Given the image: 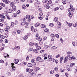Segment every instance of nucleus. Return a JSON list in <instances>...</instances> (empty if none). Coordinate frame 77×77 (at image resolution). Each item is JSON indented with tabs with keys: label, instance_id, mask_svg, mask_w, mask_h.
<instances>
[{
	"label": "nucleus",
	"instance_id": "25",
	"mask_svg": "<svg viewBox=\"0 0 77 77\" xmlns=\"http://www.w3.org/2000/svg\"><path fill=\"white\" fill-rule=\"evenodd\" d=\"M22 9H26V8H26V6L24 5H22Z\"/></svg>",
	"mask_w": 77,
	"mask_h": 77
},
{
	"label": "nucleus",
	"instance_id": "57",
	"mask_svg": "<svg viewBox=\"0 0 77 77\" xmlns=\"http://www.w3.org/2000/svg\"><path fill=\"white\" fill-rule=\"evenodd\" d=\"M4 32V30L2 29H0V32L1 33H3Z\"/></svg>",
	"mask_w": 77,
	"mask_h": 77
},
{
	"label": "nucleus",
	"instance_id": "17",
	"mask_svg": "<svg viewBox=\"0 0 77 77\" xmlns=\"http://www.w3.org/2000/svg\"><path fill=\"white\" fill-rule=\"evenodd\" d=\"M39 25H40V23L38 22L36 23L34 26L35 27H38Z\"/></svg>",
	"mask_w": 77,
	"mask_h": 77
},
{
	"label": "nucleus",
	"instance_id": "20",
	"mask_svg": "<svg viewBox=\"0 0 77 77\" xmlns=\"http://www.w3.org/2000/svg\"><path fill=\"white\" fill-rule=\"evenodd\" d=\"M29 73L30 75H33V74H35V72L31 71L29 72Z\"/></svg>",
	"mask_w": 77,
	"mask_h": 77
},
{
	"label": "nucleus",
	"instance_id": "3",
	"mask_svg": "<svg viewBox=\"0 0 77 77\" xmlns=\"http://www.w3.org/2000/svg\"><path fill=\"white\" fill-rule=\"evenodd\" d=\"M9 29H10V27L9 26H7L5 29V30L6 33H8V32H9Z\"/></svg>",
	"mask_w": 77,
	"mask_h": 77
},
{
	"label": "nucleus",
	"instance_id": "43",
	"mask_svg": "<svg viewBox=\"0 0 77 77\" xmlns=\"http://www.w3.org/2000/svg\"><path fill=\"white\" fill-rule=\"evenodd\" d=\"M61 10H63V6L61 5L59 7Z\"/></svg>",
	"mask_w": 77,
	"mask_h": 77
},
{
	"label": "nucleus",
	"instance_id": "36",
	"mask_svg": "<svg viewBox=\"0 0 77 77\" xmlns=\"http://www.w3.org/2000/svg\"><path fill=\"white\" fill-rule=\"evenodd\" d=\"M32 50H33V48H32V47H31L29 48V51H32Z\"/></svg>",
	"mask_w": 77,
	"mask_h": 77
},
{
	"label": "nucleus",
	"instance_id": "37",
	"mask_svg": "<svg viewBox=\"0 0 77 77\" xmlns=\"http://www.w3.org/2000/svg\"><path fill=\"white\" fill-rule=\"evenodd\" d=\"M47 2H48V0H43L42 2L44 3H47Z\"/></svg>",
	"mask_w": 77,
	"mask_h": 77
},
{
	"label": "nucleus",
	"instance_id": "63",
	"mask_svg": "<svg viewBox=\"0 0 77 77\" xmlns=\"http://www.w3.org/2000/svg\"><path fill=\"white\" fill-rule=\"evenodd\" d=\"M38 18L39 20H42V17H41V16H39L38 17Z\"/></svg>",
	"mask_w": 77,
	"mask_h": 77
},
{
	"label": "nucleus",
	"instance_id": "54",
	"mask_svg": "<svg viewBox=\"0 0 77 77\" xmlns=\"http://www.w3.org/2000/svg\"><path fill=\"white\" fill-rule=\"evenodd\" d=\"M29 26L27 25H26V26H25V29H29Z\"/></svg>",
	"mask_w": 77,
	"mask_h": 77
},
{
	"label": "nucleus",
	"instance_id": "34",
	"mask_svg": "<svg viewBox=\"0 0 77 77\" xmlns=\"http://www.w3.org/2000/svg\"><path fill=\"white\" fill-rule=\"evenodd\" d=\"M29 46H33V45H34V43L32 42H30L29 43Z\"/></svg>",
	"mask_w": 77,
	"mask_h": 77
},
{
	"label": "nucleus",
	"instance_id": "64",
	"mask_svg": "<svg viewBox=\"0 0 77 77\" xmlns=\"http://www.w3.org/2000/svg\"><path fill=\"white\" fill-rule=\"evenodd\" d=\"M55 36L57 38H59V35L56 34L55 35Z\"/></svg>",
	"mask_w": 77,
	"mask_h": 77
},
{
	"label": "nucleus",
	"instance_id": "55",
	"mask_svg": "<svg viewBox=\"0 0 77 77\" xmlns=\"http://www.w3.org/2000/svg\"><path fill=\"white\" fill-rule=\"evenodd\" d=\"M17 33L18 34H20V33H21V31H20V30H17Z\"/></svg>",
	"mask_w": 77,
	"mask_h": 77
},
{
	"label": "nucleus",
	"instance_id": "35",
	"mask_svg": "<svg viewBox=\"0 0 77 77\" xmlns=\"http://www.w3.org/2000/svg\"><path fill=\"white\" fill-rule=\"evenodd\" d=\"M12 9H9L8 10V13H12Z\"/></svg>",
	"mask_w": 77,
	"mask_h": 77
},
{
	"label": "nucleus",
	"instance_id": "38",
	"mask_svg": "<svg viewBox=\"0 0 77 77\" xmlns=\"http://www.w3.org/2000/svg\"><path fill=\"white\" fill-rule=\"evenodd\" d=\"M75 65V63H72L70 64V66L71 67H72V66H73Z\"/></svg>",
	"mask_w": 77,
	"mask_h": 77
},
{
	"label": "nucleus",
	"instance_id": "44",
	"mask_svg": "<svg viewBox=\"0 0 77 77\" xmlns=\"http://www.w3.org/2000/svg\"><path fill=\"white\" fill-rule=\"evenodd\" d=\"M15 3H18L19 2H20L19 0H14Z\"/></svg>",
	"mask_w": 77,
	"mask_h": 77
},
{
	"label": "nucleus",
	"instance_id": "13",
	"mask_svg": "<svg viewBox=\"0 0 77 77\" xmlns=\"http://www.w3.org/2000/svg\"><path fill=\"white\" fill-rule=\"evenodd\" d=\"M68 57H65V59L64 60V63H66V62H67L68 61Z\"/></svg>",
	"mask_w": 77,
	"mask_h": 77
},
{
	"label": "nucleus",
	"instance_id": "30",
	"mask_svg": "<svg viewBox=\"0 0 77 77\" xmlns=\"http://www.w3.org/2000/svg\"><path fill=\"white\" fill-rule=\"evenodd\" d=\"M14 48H15V49H16L17 50H18V49H20V47L19 46H16L14 47Z\"/></svg>",
	"mask_w": 77,
	"mask_h": 77
},
{
	"label": "nucleus",
	"instance_id": "2",
	"mask_svg": "<svg viewBox=\"0 0 77 77\" xmlns=\"http://www.w3.org/2000/svg\"><path fill=\"white\" fill-rule=\"evenodd\" d=\"M35 46H36V48L38 50H40L41 49V48L39 46V45L38 43H35Z\"/></svg>",
	"mask_w": 77,
	"mask_h": 77
},
{
	"label": "nucleus",
	"instance_id": "27",
	"mask_svg": "<svg viewBox=\"0 0 77 77\" xmlns=\"http://www.w3.org/2000/svg\"><path fill=\"white\" fill-rule=\"evenodd\" d=\"M33 66V65L31 63H29L28 64V67H32Z\"/></svg>",
	"mask_w": 77,
	"mask_h": 77
},
{
	"label": "nucleus",
	"instance_id": "1",
	"mask_svg": "<svg viewBox=\"0 0 77 77\" xmlns=\"http://www.w3.org/2000/svg\"><path fill=\"white\" fill-rule=\"evenodd\" d=\"M36 60L37 61H39L40 62H42L44 61V60L42 59L41 57L40 56L36 58Z\"/></svg>",
	"mask_w": 77,
	"mask_h": 77
},
{
	"label": "nucleus",
	"instance_id": "4",
	"mask_svg": "<svg viewBox=\"0 0 77 77\" xmlns=\"http://www.w3.org/2000/svg\"><path fill=\"white\" fill-rule=\"evenodd\" d=\"M3 56H4V57L5 58H6V57H7L8 58H10V57H11L9 54L6 53H4V54Z\"/></svg>",
	"mask_w": 77,
	"mask_h": 77
},
{
	"label": "nucleus",
	"instance_id": "47",
	"mask_svg": "<svg viewBox=\"0 0 77 77\" xmlns=\"http://www.w3.org/2000/svg\"><path fill=\"white\" fill-rule=\"evenodd\" d=\"M14 23L12 22L11 23V25L10 26L11 27H13L14 26Z\"/></svg>",
	"mask_w": 77,
	"mask_h": 77
},
{
	"label": "nucleus",
	"instance_id": "52",
	"mask_svg": "<svg viewBox=\"0 0 77 77\" xmlns=\"http://www.w3.org/2000/svg\"><path fill=\"white\" fill-rule=\"evenodd\" d=\"M0 5L3 7H5V5L3 3H0Z\"/></svg>",
	"mask_w": 77,
	"mask_h": 77
},
{
	"label": "nucleus",
	"instance_id": "29",
	"mask_svg": "<svg viewBox=\"0 0 77 77\" xmlns=\"http://www.w3.org/2000/svg\"><path fill=\"white\" fill-rule=\"evenodd\" d=\"M60 7H57L55 8L54 9V11H57V10H59Z\"/></svg>",
	"mask_w": 77,
	"mask_h": 77
},
{
	"label": "nucleus",
	"instance_id": "18",
	"mask_svg": "<svg viewBox=\"0 0 77 77\" xmlns=\"http://www.w3.org/2000/svg\"><path fill=\"white\" fill-rule=\"evenodd\" d=\"M59 20V19H58V18L57 17H55V18H54V21L56 23H57L58 21Z\"/></svg>",
	"mask_w": 77,
	"mask_h": 77
},
{
	"label": "nucleus",
	"instance_id": "48",
	"mask_svg": "<svg viewBox=\"0 0 77 77\" xmlns=\"http://www.w3.org/2000/svg\"><path fill=\"white\" fill-rule=\"evenodd\" d=\"M57 24L59 25V27H60L61 26V23L60 22H58Z\"/></svg>",
	"mask_w": 77,
	"mask_h": 77
},
{
	"label": "nucleus",
	"instance_id": "53",
	"mask_svg": "<svg viewBox=\"0 0 77 77\" xmlns=\"http://www.w3.org/2000/svg\"><path fill=\"white\" fill-rule=\"evenodd\" d=\"M54 70H52L50 71V73L51 74H52L54 73Z\"/></svg>",
	"mask_w": 77,
	"mask_h": 77
},
{
	"label": "nucleus",
	"instance_id": "51",
	"mask_svg": "<svg viewBox=\"0 0 77 77\" xmlns=\"http://www.w3.org/2000/svg\"><path fill=\"white\" fill-rule=\"evenodd\" d=\"M58 69H59V68L55 67L54 68V71H58Z\"/></svg>",
	"mask_w": 77,
	"mask_h": 77
},
{
	"label": "nucleus",
	"instance_id": "12",
	"mask_svg": "<svg viewBox=\"0 0 77 77\" xmlns=\"http://www.w3.org/2000/svg\"><path fill=\"white\" fill-rule=\"evenodd\" d=\"M66 69H67L68 71H70V66L69 65H67L66 66Z\"/></svg>",
	"mask_w": 77,
	"mask_h": 77
},
{
	"label": "nucleus",
	"instance_id": "16",
	"mask_svg": "<svg viewBox=\"0 0 77 77\" xmlns=\"http://www.w3.org/2000/svg\"><path fill=\"white\" fill-rule=\"evenodd\" d=\"M41 28H42V29L46 28V26L45 25H44V24L41 25Z\"/></svg>",
	"mask_w": 77,
	"mask_h": 77
},
{
	"label": "nucleus",
	"instance_id": "59",
	"mask_svg": "<svg viewBox=\"0 0 77 77\" xmlns=\"http://www.w3.org/2000/svg\"><path fill=\"white\" fill-rule=\"evenodd\" d=\"M20 13H21V11H20V10H18L16 14H20Z\"/></svg>",
	"mask_w": 77,
	"mask_h": 77
},
{
	"label": "nucleus",
	"instance_id": "10",
	"mask_svg": "<svg viewBox=\"0 0 77 77\" xmlns=\"http://www.w3.org/2000/svg\"><path fill=\"white\" fill-rule=\"evenodd\" d=\"M0 18H2L3 19H5L6 18V17L3 15V14H0Z\"/></svg>",
	"mask_w": 77,
	"mask_h": 77
},
{
	"label": "nucleus",
	"instance_id": "31",
	"mask_svg": "<svg viewBox=\"0 0 77 77\" xmlns=\"http://www.w3.org/2000/svg\"><path fill=\"white\" fill-rule=\"evenodd\" d=\"M5 2L6 4H9L10 3V1L9 0H6Z\"/></svg>",
	"mask_w": 77,
	"mask_h": 77
},
{
	"label": "nucleus",
	"instance_id": "40",
	"mask_svg": "<svg viewBox=\"0 0 77 77\" xmlns=\"http://www.w3.org/2000/svg\"><path fill=\"white\" fill-rule=\"evenodd\" d=\"M30 71V68H27L26 69V72H29Z\"/></svg>",
	"mask_w": 77,
	"mask_h": 77
},
{
	"label": "nucleus",
	"instance_id": "28",
	"mask_svg": "<svg viewBox=\"0 0 77 77\" xmlns=\"http://www.w3.org/2000/svg\"><path fill=\"white\" fill-rule=\"evenodd\" d=\"M40 69V68L39 67H37L35 68V71H37L38 70H39Z\"/></svg>",
	"mask_w": 77,
	"mask_h": 77
},
{
	"label": "nucleus",
	"instance_id": "58",
	"mask_svg": "<svg viewBox=\"0 0 77 77\" xmlns=\"http://www.w3.org/2000/svg\"><path fill=\"white\" fill-rule=\"evenodd\" d=\"M26 59V60H29V56H27Z\"/></svg>",
	"mask_w": 77,
	"mask_h": 77
},
{
	"label": "nucleus",
	"instance_id": "50",
	"mask_svg": "<svg viewBox=\"0 0 77 77\" xmlns=\"http://www.w3.org/2000/svg\"><path fill=\"white\" fill-rule=\"evenodd\" d=\"M77 26V22L76 23H75L73 25V27H75L76 26Z\"/></svg>",
	"mask_w": 77,
	"mask_h": 77
},
{
	"label": "nucleus",
	"instance_id": "8",
	"mask_svg": "<svg viewBox=\"0 0 77 77\" xmlns=\"http://www.w3.org/2000/svg\"><path fill=\"white\" fill-rule=\"evenodd\" d=\"M14 2H11L10 4V6H11V8H13V7H14Z\"/></svg>",
	"mask_w": 77,
	"mask_h": 77
},
{
	"label": "nucleus",
	"instance_id": "6",
	"mask_svg": "<svg viewBox=\"0 0 77 77\" xmlns=\"http://www.w3.org/2000/svg\"><path fill=\"white\" fill-rule=\"evenodd\" d=\"M50 4L49 3L46 4L44 6L45 8H46L47 9H49L50 7L49 6Z\"/></svg>",
	"mask_w": 77,
	"mask_h": 77
},
{
	"label": "nucleus",
	"instance_id": "41",
	"mask_svg": "<svg viewBox=\"0 0 77 77\" xmlns=\"http://www.w3.org/2000/svg\"><path fill=\"white\" fill-rule=\"evenodd\" d=\"M54 24L53 23H51L49 24V26H51V27H53V26H54Z\"/></svg>",
	"mask_w": 77,
	"mask_h": 77
},
{
	"label": "nucleus",
	"instance_id": "49",
	"mask_svg": "<svg viewBox=\"0 0 77 77\" xmlns=\"http://www.w3.org/2000/svg\"><path fill=\"white\" fill-rule=\"evenodd\" d=\"M36 1V3L38 5H39L40 3H41V2H40V1L39 0H38Z\"/></svg>",
	"mask_w": 77,
	"mask_h": 77
},
{
	"label": "nucleus",
	"instance_id": "14",
	"mask_svg": "<svg viewBox=\"0 0 77 77\" xmlns=\"http://www.w3.org/2000/svg\"><path fill=\"white\" fill-rule=\"evenodd\" d=\"M12 10L13 12L15 11H17V7H16L15 6L13 7Z\"/></svg>",
	"mask_w": 77,
	"mask_h": 77
},
{
	"label": "nucleus",
	"instance_id": "5",
	"mask_svg": "<svg viewBox=\"0 0 77 77\" xmlns=\"http://www.w3.org/2000/svg\"><path fill=\"white\" fill-rule=\"evenodd\" d=\"M14 62L15 64H17L19 62V60L17 59H14Z\"/></svg>",
	"mask_w": 77,
	"mask_h": 77
},
{
	"label": "nucleus",
	"instance_id": "46",
	"mask_svg": "<svg viewBox=\"0 0 77 77\" xmlns=\"http://www.w3.org/2000/svg\"><path fill=\"white\" fill-rule=\"evenodd\" d=\"M63 57H61L60 58V63H62V60H63Z\"/></svg>",
	"mask_w": 77,
	"mask_h": 77
},
{
	"label": "nucleus",
	"instance_id": "19",
	"mask_svg": "<svg viewBox=\"0 0 77 77\" xmlns=\"http://www.w3.org/2000/svg\"><path fill=\"white\" fill-rule=\"evenodd\" d=\"M62 3L65 5H66V0H62Z\"/></svg>",
	"mask_w": 77,
	"mask_h": 77
},
{
	"label": "nucleus",
	"instance_id": "39",
	"mask_svg": "<svg viewBox=\"0 0 77 77\" xmlns=\"http://www.w3.org/2000/svg\"><path fill=\"white\" fill-rule=\"evenodd\" d=\"M33 51L34 53H38V50L37 49H35L33 50Z\"/></svg>",
	"mask_w": 77,
	"mask_h": 77
},
{
	"label": "nucleus",
	"instance_id": "9",
	"mask_svg": "<svg viewBox=\"0 0 77 77\" xmlns=\"http://www.w3.org/2000/svg\"><path fill=\"white\" fill-rule=\"evenodd\" d=\"M8 13L5 14L7 19L9 20H11V17H10V16H9V15H8Z\"/></svg>",
	"mask_w": 77,
	"mask_h": 77
},
{
	"label": "nucleus",
	"instance_id": "15",
	"mask_svg": "<svg viewBox=\"0 0 77 77\" xmlns=\"http://www.w3.org/2000/svg\"><path fill=\"white\" fill-rule=\"evenodd\" d=\"M68 15L70 18H71L72 17V13H69L68 14Z\"/></svg>",
	"mask_w": 77,
	"mask_h": 77
},
{
	"label": "nucleus",
	"instance_id": "42",
	"mask_svg": "<svg viewBox=\"0 0 77 77\" xmlns=\"http://www.w3.org/2000/svg\"><path fill=\"white\" fill-rule=\"evenodd\" d=\"M8 33L7 32L5 34V36L6 38H7L8 37Z\"/></svg>",
	"mask_w": 77,
	"mask_h": 77
},
{
	"label": "nucleus",
	"instance_id": "24",
	"mask_svg": "<svg viewBox=\"0 0 77 77\" xmlns=\"http://www.w3.org/2000/svg\"><path fill=\"white\" fill-rule=\"evenodd\" d=\"M27 21V17L23 18V22H26Z\"/></svg>",
	"mask_w": 77,
	"mask_h": 77
},
{
	"label": "nucleus",
	"instance_id": "60",
	"mask_svg": "<svg viewBox=\"0 0 77 77\" xmlns=\"http://www.w3.org/2000/svg\"><path fill=\"white\" fill-rule=\"evenodd\" d=\"M39 44L40 45H42V44H43V42L42 41H40L39 42Z\"/></svg>",
	"mask_w": 77,
	"mask_h": 77
},
{
	"label": "nucleus",
	"instance_id": "26",
	"mask_svg": "<svg viewBox=\"0 0 77 77\" xmlns=\"http://www.w3.org/2000/svg\"><path fill=\"white\" fill-rule=\"evenodd\" d=\"M17 13H14L13 14L12 17L13 18H14V17H17Z\"/></svg>",
	"mask_w": 77,
	"mask_h": 77
},
{
	"label": "nucleus",
	"instance_id": "45",
	"mask_svg": "<svg viewBox=\"0 0 77 77\" xmlns=\"http://www.w3.org/2000/svg\"><path fill=\"white\" fill-rule=\"evenodd\" d=\"M12 69L13 71H15L16 70V67L15 66L12 67Z\"/></svg>",
	"mask_w": 77,
	"mask_h": 77
},
{
	"label": "nucleus",
	"instance_id": "32",
	"mask_svg": "<svg viewBox=\"0 0 77 77\" xmlns=\"http://www.w3.org/2000/svg\"><path fill=\"white\" fill-rule=\"evenodd\" d=\"M57 47H56L55 46H53L51 47V49L52 50H55V49H56Z\"/></svg>",
	"mask_w": 77,
	"mask_h": 77
},
{
	"label": "nucleus",
	"instance_id": "23",
	"mask_svg": "<svg viewBox=\"0 0 77 77\" xmlns=\"http://www.w3.org/2000/svg\"><path fill=\"white\" fill-rule=\"evenodd\" d=\"M36 39L37 40H38L39 41H41V40H42V38H40V37H37Z\"/></svg>",
	"mask_w": 77,
	"mask_h": 77
},
{
	"label": "nucleus",
	"instance_id": "61",
	"mask_svg": "<svg viewBox=\"0 0 77 77\" xmlns=\"http://www.w3.org/2000/svg\"><path fill=\"white\" fill-rule=\"evenodd\" d=\"M33 2H34V0H29V2L32 3H33Z\"/></svg>",
	"mask_w": 77,
	"mask_h": 77
},
{
	"label": "nucleus",
	"instance_id": "56",
	"mask_svg": "<svg viewBox=\"0 0 77 77\" xmlns=\"http://www.w3.org/2000/svg\"><path fill=\"white\" fill-rule=\"evenodd\" d=\"M29 18L31 19H33V16L32 15H30Z\"/></svg>",
	"mask_w": 77,
	"mask_h": 77
},
{
	"label": "nucleus",
	"instance_id": "22",
	"mask_svg": "<svg viewBox=\"0 0 77 77\" xmlns=\"http://www.w3.org/2000/svg\"><path fill=\"white\" fill-rule=\"evenodd\" d=\"M0 38L2 39H4L5 38V36L3 35H1L0 36Z\"/></svg>",
	"mask_w": 77,
	"mask_h": 77
},
{
	"label": "nucleus",
	"instance_id": "33",
	"mask_svg": "<svg viewBox=\"0 0 77 77\" xmlns=\"http://www.w3.org/2000/svg\"><path fill=\"white\" fill-rule=\"evenodd\" d=\"M44 31L45 32H47V33H48V32H49V29H48L46 28L45 29Z\"/></svg>",
	"mask_w": 77,
	"mask_h": 77
},
{
	"label": "nucleus",
	"instance_id": "62",
	"mask_svg": "<svg viewBox=\"0 0 77 77\" xmlns=\"http://www.w3.org/2000/svg\"><path fill=\"white\" fill-rule=\"evenodd\" d=\"M51 36L52 38H54V34H51Z\"/></svg>",
	"mask_w": 77,
	"mask_h": 77
},
{
	"label": "nucleus",
	"instance_id": "11",
	"mask_svg": "<svg viewBox=\"0 0 77 77\" xmlns=\"http://www.w3.org/2000/svg\"><path fill=\"white\" fill-rule=\"evenodd\" d=\"M48 59L47 60L48 62H51V61H52V60H53V59H54V58H48Z\"/></svg>",
	"mask_w": 77,
	"mask_h": 77
},
{
	"label": "nucleus",
	"instance_id": "7",
	"mask_svg": "<svg viewBox=\"0 0 77 77\" xmlns=\"http://www.w3.org/2000/svg\"><path fill=\"white\" fill-rule=\"evenodd\" d=\"M74 10H75V9L74 8H69L68 11L70 13L71 12H74Z\"/></svg>",
	"mask_w": 77,
	"mask_h": 77
},
{
	"label": "nucleus",
	"instance_id": "21",
	"mask_svg": "<svg viewBox=\"0 0 77 77\" xmlns=\"http://www.w3.org/2000/svg\"><path fill=\"white\" fill-rule=\"evenodd\" d=\"M28 36L27 35H25L24 37H23V39L25 40H26L27 38H28Z\"/></svg>",
	"mask_w": 77,
	"mask_h": 77
}]
</instances>
